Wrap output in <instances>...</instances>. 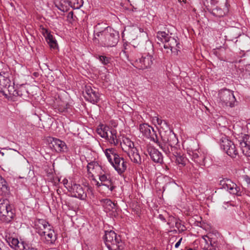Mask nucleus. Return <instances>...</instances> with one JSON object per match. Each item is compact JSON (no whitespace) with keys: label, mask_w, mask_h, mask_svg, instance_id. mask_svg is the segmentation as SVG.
Here are the masks:
<instances>
[{"label":"nucleus","mask_w":250,"mask_h":250,"mask_svg":"<svg viewBox=\"0 0 250 250\" xmlns=\"http://www.w3.org/2000/svg\"><path fill=\"white\" fill-rule=\"evenodd\" d=\"M120 55H124L135 67L139 69L150 68L154 61L153 56L149 53H144L141 57L139 56L136 47L131 44H124V49Z\"/></svg>","instance_id":"nucleus-1"},{"label":"nucleus","mask_w":250,"mask_h":250,"mask_svg":"<svg viewBox=\"0 0 250 250\" xmlns=\"http://www.w3.org/2000/svg\"><path fill=\"white\" fill-rule=\"evenodd\" d=\"M99 23L95 27L94 39L97 40L104 47H111L115 46L119 41V36L118 32L110 27L102 29Z\"/></svg>","instance_id":"nucleus-2"},{"label":"nucleus","mask_w":250,"mask_h":250,"mask_svg":"<svg viewBox=\"0 0 250 250\" xmlns=\"http://www.w3.org/2000/svg\"><path fill=\"white\" fill-rule=\"evenodd\" d=\"M35 228L41 239L46 244L53 245L57 240V234L53 227L44 219H38L35 222Z\"/></svg>","instance_id":"nucleus-3"},{"label":"nucleus","mask_w":250,"mask_h":250,"mask_svg":"<svg viewBox=\"0 0 250 250\" xmlns=\"http://www.w3.org/2000/svg\"><path fill=\"white\" fill-rule=\"evenodd\" d=\"M104 153L108 162L119 174L121 175L126 170L127 167V162L124 158L119 156L114 148L105 149Z\"/></svg>","instance_id":"nucleus-4"},{"label":"nucleus","mask_w":250,"mask_h":250,"mask_svg":"<svg viewBox=\"0 0 250 250\" xmlns=\"http://www.w3.org/2000/svg\"><path fill=\"white\" fill-rule=\"evenodd\" d=\"M157 38L164 43V47L167 50V53H177L180 49L178 40L165 31L158 32Z\"/></svg>","instance_id":"nucleus-5"},{"label":"nucleus","mask_w":250,"mask_h":250,"mask_svg":"<svg viewBox=\"0 0 250 250\" xmlns=\"http://www.w3.org/2000/svg\"><path fill=\"white\" fill-rule=\"evenodd\" d=\"M122 149L127 153L131 161L136 164L141 162V158L138 151L134 146V143L127 137L124 138L121 143Z\"/></svg>","instance_id":"nucleus-6"},{"label":"nucleus","mask_w":250,"mask_h":250,"mask_svg":"<svg viewBox=\"0 0 250 250\" xmlns=\"http://www.w3.org/2000/svg\"><path fill=\"white\" fill-rule=\"evenodd\" d=\"M104 239L109 250H122L124 248L120 236H117L114 231H105Z\"/></svg>","instance_id":"nucleus-7"},{"label":"nucleus","mask_w":250,"mask_h":250,"mask_svg":"<svg viewBox=\"0 0 250 250\" xmlns=\"http://www.w3.org/2000/svg\"><path fill=\"white\" fill-rule=\"evenodd\" d=\"M15 210L7 199L0 200V220L4 223H10L15 217Z\"/></svg>","instance_id":"nucleus-8"},{"label":"nucleus","mask_w":250,"mask_h":250,"mask_svg":"<svg viewBox=\"0 0 250 250\" xmlns=\"http://www.w3.org/2000/svg\"><path fill=\"white\" fill-rule=\"evenodd\" d=\"M9 73L7 72H0V90L5 93L7 91L9 94L13 96H21L18 91L14 89L13 85L9 78Z\"/></svg>","instance_id":"nucleus-9"},{"label":"nucleus","mask_w":250,"mask_h":250,"mask_svg":"<svg viewBox=\"0 0 250 250\" xmlns=\"http://www.w3.org/2000/svg\"><path fill=\"white\" fill-rule=\"evenodd\" d=\"M97 132L101 137L105 138L111 145L115 146L119 144L116 129L109 128L107 126H102L97 129Z\"/></svg>","instance_id":"nucleus-10"},{"label":"nucleus","mask_w":250,"mask_h":250,"mask_svg":"<svg viewBox=\"0 0 250 250\" xmlns=\"http://www.w3.org/2000/svg\"><path fill=\"white\" fill-rule=\"evenodd\" d=\"M218 99L219 102L223 106L233 107L236 102V98L234 95L233 91L228 89H223L218 93Z\"/></svg>","instance_id":"nucleus-11"},{"label":"nucleus","mask_w":250,"mask_h":250,"mask_svg":"<svg viewBox=\"0 0 250 250\" xmlns=\"http://www.w3.org/2000/svg\"><path fill=\"white\" fill-rule=\"evenodd\" d=\"M220 188L224 189L230 194L236 196H241L242 190L241 188L228 178H223L219 182Z\"/></svg>","instance_id":"nucleus-12"},{"label":"nucleus","mask_w":250,"mask_h":250,"mask_svg":"<svg viewBox=\"0 0 250 250\" xmlns=\"http://www.w3.org/2000/svg\"><path fill=\"white\" fill-rule=\"evenodd\" d=\"M160 125L162 128L166 129L164 132H161V138L163 141L170 143L172 149V145H176L178 143V139L173 132L169 129L167 123L165 120H163Z\"/></svg>","instance_id":"nucleus-13"},{"label":"nucleus","mask_w":250,"mask_h":250,"mask_svg":"<svg viewBox=\"0 0 250 250\" xmlns=\"http://www.w3.org/2000/svg\"><path fill=\"white\" fill-rule=\"evenodd\" d=\"M202 239L205 243L203 249L204 250H220L221 245L218 239L213 234L209 233L202 236Z\"/></svg>","instance_id":"nucleus-14"},{"label":"nucleus","mask_w":250,"mask_h":250,"mask_svg":"<svg viewBox=\"0 0 250 250\" xmlns=\"http://www.w3.org/2000/svg\"><path fill=\"white\" fill-rule=\"evenodd\" d=\"M220 146L226 153L232 158H235L238 154L234 143L228 137L224 135L220 139Z\"/></svg>","instance_id":"nucleus-15"},{"label":"nucleus","mask_w":250,"mask_h":250,"mask_svg":"<svg viewBox=\"0 0 250 250\" xmlns=\"http://www.w3.org/2000/svg\"><path fill=\"white\" fill-rule=\"evenodd\" d=\"M139 130L142 134V136L151 141L158 142V136L154 128L147 124H142L139 125Z\"/></svg>","instance_id":"nucleus-16"},{"label":"nucleus","mask_w":250,"mask_h":250,"mask_svg":"<svg viewBox=\"0 0 250 250\" xmlns=\"http://www.w3.org/2000/svg\"><path fill=\"white\" fill-rule=\"evenodd\" d=\"M68 190L71 193L72 196L79 198L81 200H85L87 197L84 188L80 184L71 182L68 188L66 187Z\"/></svg>","instance_id":"nucleus-17"},{"label":"nucleus","mask_w":250,"mask_h":250,"mask_svg":"<svg viewBox=\"0 0 250 250\" xmlns=\"http://www.w3.org/2000/svg\"><path fill=\"white\" fill-rule=\"evenodd\" d=\"M84 97L86 101L94 104L98 103L100 100L98 90L95 87H92L90 85L85 86Z\"/></svg>","instance_id":"nucleus-18"},{"label":"nucleus","mask_w":250,"mask_h":250,"mask_svg":"<svg viewBox=\"0 0 250 250\" xmlns=\"http://www.w3.org/2000/svg\"><path fill=\"white\" fill-rule=\"evenodd\" d=\"M16 229L14 228H9L5 230V239L13 249H15L20 244V242L17 237L15 232Z\"/></svg>","instance_id":"nucleus-19"},{"label":"nucleus","mask_w":250,"mask_h":250,"mask_svg":"<svg viewBox=\"0 0 250 250\" xmlns=\"http://www.w3.org/2000/svg\"><path fill=\"white\" fill-rule=\"evenodd\" d=\"M207 2H210L211 4L215 5L217 4L220 0H205ZM225 1V5L222 9L217 6L215 8L209 10V11L211 15L217 18H220L224 16L229 12V8L227 4V0Z\"/></svg>","instance_id":"nucleus-20"},{"label":"nucleus","mask_w":250,"mask_h":250,"mask_svg":"<svg viewBox=\"0 0 250 250\" xmlns=\"http://www.w3.org/2000/svg\"><path fill=\"white\" fill-rule=\"evenodd\" d=\"M192 159L193 161L201 165H205L207 159V154L201 149L192 152Z\"/></svg>","instance_id":"nucleus-21"},{"label":"nucleus","mask_w":250,"mask_h":250,"mask_svg":"<svg viewBox=\"0 0 250 250\" xmlns=\"http://www.w3.org/2000/svg\"><path fill=\"white\" fill-rule=\"evenodd\" d=\"M51 143L57 152H66L68 151V148L65 142L59 139L52 138Z\"/></svg>","instance_id":"nucleus-22"},{"label":"nucleus","mask_w":250,"mask_h":250,"mask_svg":"<svg viewBox=\"0 0 250 250\" xmlns=\"http://www.w3.org/2000/svg\"><path fill=\"white\" fill-rule=\"evenodd\" d=\"M239 145L244 155L250 157V136L245 135L243 140L240 141Z\"/></svg>","instance_id":"nucleus-23"},{"label":"nucleus","mask_w":250,"mask_h":250,"mask_svg":"<svg viewBox=\"0 0 250 250\" xmlns=\"http://www.w3.org/2000/svg\"><path fill=\"white\" fill-rule=\"evenodd\" d=\"M99 180L101 184L107 187L111 191L114 189L115 186L109 175L101 173L99 175Z\"/></svg>","instance_id":"nucleus-24"},{"label":"nucleus","mask_w":250,"mask_h":250,"mask_svg":"<svg viewBox=\"0 0 250 250\" xmlns=\"http://www.w3.org/2000/svg\"><path fill=\"white\" fill-rule=\"evenodd\" d=\"M147 152L152 160L155 163L160 164L163 163V155L157 149L152 147H149L147 148Z\"/></svg>","instance_id":"nucleus-25"},{"label":"nucleus","mask_w":250,"mask_h":250,"mask_svg":"<svg viewBox=\"0 0 250 250\" xmlns=\"http://www.w3.org/2000/svg\"><path fill=\"white\" fill-rule=\"evenodd\" d=\"M164 144H162L160 143L158 141V142L156 143L158 146L163 150V151L167 154H169L170 153H175V152H173L176 148L174 146L175 145H172V149L171 148V146L170 145V143L169 142H166L163 141Z\"/></svg>","instance_id":"nucleus-26"},{"label":"nucleus","mask_w":250,"mask_h":250,"mask_svg":"<svg viewBox=\"0 0 250 250\" xmlns=\"http://www.w3.org/2000/svg\"><path fill=\"white\" fill-rule=\"evenodd\" d=\"M99 202L100 205L108 211H110L115 208V204L109 199H102L99 200Z\"/></svg>","instance_id":"nucleus-27"},{"label":"nucleus","mask_w":250,"mask_h":250,"mask_svg":"<svg viewBox=\"0 0 250 250\" xmlns=\"http://www.w3.org/2000/svg\"><path fill=\"white\" fill-rule=\"evenodd\" d=\"M173 155L175 158L176 163L180 167H183L186 166V163L188 162V159L186 157L178 153L177 152H175V153H173Z\"/></svg>","instance_id":"nucleus-28"},{"label":"nucleus","mask_w":250,"mask_h":250,"mask_svg":"<svg viewBox=\"0 0 250 250\" xmlns=\"http://www.w3.org/2000/svg\"><path fill=\"white\" fill-rule=\"evenodd\" d=\"M15 250H38L37 248L31 244H28L21 241L18 246L14 249Z\"/></svg>","instance_id":"nucleus-29"},{"label":"nucleus","mask_w":250,"mask_h":250,"mask_svg":"<svg viewBox=\"0 0 250 250\" xmlns=\"http://www.w3.org/2000/svg\"><path fill=\"white\" fill-rule=\"evenodd\" d=\"M100 168V166L95 162H91L87 166V172L89 176H93L94 170H99Z\"/></svg>","instance_id":"nucleus-30"},{"label":"nucleus","mask_w":250,"mask_h":250,"mask_svg":"<svg viewBox=\"0 0 250 250\" xmlns=\"http://www.w3.org/2000/svg\"><path fill=\"white\" fill-rule=\"evenodd\" d=\"M0 190L4 194H8L10 191V188L6 181L1 176H0Z\"/></svg>","instance_id":"nucleus-31"},{"label":"nucleus","mask_w":250,"mask_h":250,"mask_svg":"<svg viewBox=\"0 0 250 250\" xmlns=\"http://www.w3.org/2000/svg\"><path fill=\"white\" fill-rule=\"evenodd\" d=\"M45 40L51 48L55 49L57 47V41L51 34H48L45 36Z\"/></svg>","instance_id":"nucleus-32"},{"label":"nucleus","mask_w":250,"mask_h":250,"mask_svg":"<svg viewBox=\"0 0 250 250\" xmlns=\"http://www.w3.org/2000/svg\"><path fill=\"white\" fill-rule=\"evenodd\" d=\"M69 5L74 9H79L83 6V0H67Z\"/></svg>","instance_id":"nucleus-33"},{"label":"nucleus","mask_w":250,"mask_h":250,"mask_svg":"<svg viewBox=\"0 0 250 250\" xmlns=\"http://www.w3.org/2000/svg\"><path fill=\"white\" fill-rule=\"evenodd\" d=\"M98 59L104 65H106L110 62V58L105 56H99Z\"/></svg>","instance_id":"nucleus-34"},{"label":"nucleus","mask_w":250,"mask_h":250,"mask_svg":"<svg viewBox=\"0 0 250 250\" xmlns=\"http://www.w3.org/2000/svg\"><path fill=\"white\" fill-rule=\"evenodd\" d=\"M56 6L62 12H65L67 10L66 7L62 4H60L59 5H56Z\"/></svg>","instance_id":"nucleus-35"},{"label":"nucleus","mask_w":250,"mask_h":250,"mask_svg":"<svg viewBox=\"0 0 250 250\" xmlns=\"http://www.w3.org/2000/svg\"><path fill=\"white\" fill-rule=\"evenodd\" d=\"M42 33L45 38V36H47V35L48 34H50V33L48 31V30L44 28H42Z\"/></svg>","instance_id":"nucleus-36"},{"label":"nucleus","mask_w":250,"mask_h":250,"mask_svg":"<svg viewBox=\"0 0 250 250\" xmlns=\"http://www.w3.org/2000/svg\"><path fill=\"white\" fill-rule=\"evenodd\" d=\"M182 240V238H181L179 240V241H178V242L175 244V247L176 248H178L179 247V246H180V244H181V243Z\"/></svg>","instance_id":"nucleus-37"},{"label":"nucleus","mask_w":250,"mask_h":250,"mask_svg":"<svg viewBox=\"0 0 250 250\" xmlns=\"http://www.w3.org/2000/svg\"><path fill=\"white\" fill-rule=\"evenodd\" d=\"M62 183L66 188H68V186L70 185V184H69L67 186V185H68V180L66 179H64L62 180Z\"/></svg>","instance_id":"nucleus-38"},{"label":"nucleus","mask_w":250,"mask_h":250,"mask_svg":"<svg viewBox=\"0 0 250 250\" xmlns=\"http://www.w3.org/2000/svg\"><path fill=\"white\" fill-rule=\"evenodd\" d=\"M156 120L157 121V124L160 125V124L162 123V122L163 121V120L159 119L158 117H156Z\"/></svg>","instance_id":"nucleus-39"},{"label":"nucleus","mask_w":250,"mask_h":250,"mask_svg":"<svg viewBox=\"0 0 250 250\" xmlns=\"http://www.w3.org/2000/svg\"><path fill=\"white\" fill-rule=\"evenodd\" d=\"M93 180L96 182V185L97 187H100L101 186H103V185L101 184V181H97L95 179H93Z\"/></svg>","instance_id":"nucleus-40"},{"label":"nucleus","mask_w":250,"mask_h":250,"mask_svg":"<svg viewBox=\"0 0 250 250\" xmlns=\"http://www.w3.org/2000/svg\"><path fill=\"white\" fill-rule=\"evenodd\" d=\"M159 218L162 221H164V222H166V219L164 217V216L162 215V214H160L159 215Z\"/></svg>","instance_id":"nucleus-41"},{"label":"nucleus","mask_w":250,"mask_h":250,"mask_svg":"<svg viewBox=\"0 0 250 250\" xmlns=\"http://www.w3.org/2000/svg\"><path fill=\"white\" fill-rule=\"evenodd\" d=\"M72 17H73V12H69L68 15V18L71 17L72 18Z\"/></svg>","instance_id":"nucleus-42"},{"label":"nucleus","mask_w":250,"mask_h":250,"mask_svg":"<svg viewBox=\"0 0 250 250\" xmlns=\"http://www.w3.org/2000/svg\"><path fill=\"white\" fill-rule=\"evenodd\" d=\"M3 246V243H2L1 242H0V250H3L2 249V248H1V247H2Z\"/></svg>","instance_id":"nucleus-43"},{"label":"nucleus","mask_w":250,"mask_h":250,"mask_svg":"<svg viewBox=\"0 0 250 250\" xmlns=\"http://www.w3.org/2000/svg\"><path fill=\"white\" fill-rule=\"evenodd\" d=\"M5 149H11V150H13L14 151H15L18 152V151H17L16 149H13V148H10L6 147V148H5Z\"/></svg>","instance_id":"nucleus-44"},{"label":"nucleus","mask_w":250,"mask_h":250,"mask_svg":"<svg viewBox=\"0 0 250 250\" xmlns=\"http://www.w3.org/2000/svg\"><path fill=\"white\" fill-rule=\"evenodd\" d=\"M0 154H1L2 156H3L4 155V153L1 151H0Z\"/></svg>","instance_id":"nucleus-45"},{"label":"nucleus","mask_w":250,"mask_h":250,"mask_svg":"<svg viewBox=\"0 0 250 250\" xmlns=\"http://www.w3.org/2000/svg\"><path fill=\"white\" fill-rule=\"evenodd\" d=\"M188 250H192V249H189Z\"/></svg>","instance_id":"nucleus-46"}]
</instances>
